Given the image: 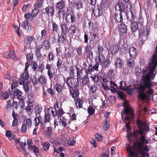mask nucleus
<instances>
[{"mask_svg": "<svg viewBox=\"0 0 157 157\" xmlns=\"http://www.w3.org/2000/svg\"><path fill=\"white\" fill-rule=\"evenodd\" d=\"M157 66V50L155 49L153 53L152 59L150 61L149 70L144 69L142 71L143 75L141 79V85L138 88L139 92L138 96L142 100H150L151 98L150 95L152 94L154 91L152 89H149L145 93V90L150 88L152 85L151 80L155 77L157 72L155 68Z\"/></svg>", "mask_w": 157, "mask_h": 157, "instance_id": "nucleus-1", "label": "nucleus"}, {"mask_svg": "<svg viewBox=\"0 0 157 157\" xmlns=\"http://www.w3.org/2000/svg\"><path fill=\"white\" fill-rule=\"evenodd\" d=\"M137 124L140 128L139 130L135 131L133 135L135 137H138L140 141L134 142L133 147H129L133 148L134 150H137L139 152H141V150H142V151H149V148L147 145L144 147L143 144H146L150 142V140L145 139V135L144 134V132L148 131L149 125L147 122L139 120L137 121Z\"/></svg>", "mask_w": 157, "mask_h": 157, "instance_id": "nucleus-2", "label": "nucleus"}, {"mask_svg": "<svg viewBox=\"0 0 157 157\" xmlns=\"http://www.w3.org/2000/svg\"><path fill=\"white\" fill-rule=\"evenodd\" d=\"M133 148H130L129 145L127 146V151L128 152L130 157H148V154L145 151L139 152L134 150Z\"/></svg>", "mask_w": 157, "mask_h": 157, "instance_id": "nucleus-3", "label": "nucleus"}, {"mask_svg": "<svg viewBox=\"0 0 157 157\" xmlns=\"http://www.w3.org/2000/svg\"><path fill=\"white\" fill-rule=\"evenodd\" d=\"M124 113H123L121 112V113L122 117L124 114L125 116L124 117L125 120H131L134 117L133 110L129 108L128 101H124Z\"/></svg>", "mask_w": 157, "mask_h": 157, "instance_id": "nucleus-4", "label": "nucleus"}, {"mask_svg": "<svg viewBox=\"0 0 157 157\" xmlns=\"http://www.w3.org/2000/svg\"><path fill=\"white\" fill-rule=\"evenodd\" d=\"M150 29L146 27L144 29H140L139 30V37L144 41H145L149 34Z\"/></svg>", "mask_w": 157, "mask_h": 157, "instance_id": "nucleus-5", "label": "nucleus"}, {"mask_svg": "<svg viewBox=\"0 0 157 157\" xmlns=\"http://www.w3.org/2000/svg\"><path fill=\"white\" fill-rule=\"evenodd\" d=\"M78 79L73 77L67 78V83L68 86L70 89H72L73 87L75 88L78 84Z\"/></svg>", "mask_w": 157, "mask_h": 157, "instance_id": "nucleus-6", "label": "nucleus"}, {"mask_svg": "<svg viewBox=\"0 0 157 157\" xmlns=\"http://www.w3.org/2000/svg\"><path fill=\"white\" fill-rule=\"evenodd\" d=\"M29 78L28 73L25 74V72H23L22 75H21L19 80V82L20 85H24L28 83L27 80Z\"/></svg>", "mask_w": 157, "mask_h": 157, "instance_id": "nucleus-7", "label": "nucleus"}, {"mask_svg": "<svg viewBox=\"0 0 157 157\" xmlns=\"http://www.w3.org/2000/svg\"><path fill=\"white\" fill-rule=\"evenodd\" d=\"M44 11V13H46L48 16H52L54 15L55 11L54 7L49 6L45 8Z\"/></svg>", "mask_w": 157, "mask_h": 157, "instance_id": "nucleus-8", "label": "nucleus"}, {"mask_svg": "<svg viewBox=\"0 0 157 157\" xmlns=\"http://www.w3.org/2000/svg\"><path fill=\"white\" fill-rule=\"evenodd\" d=\"M28 100L27 103H30L35 104L34 100L35 96L34 94L32 92H29L27 94Z\"/></svg>", "mask_w": 157, "mask_h": 157, "instance_id": "nucleus-9", "label": "nucleus"}, {"mask_svg": "<svg viewBox=\"0 0 157 157\" xmlns=\"http://www.w3.org/2000/svg\"><path fill=\"white\" fill-rule=\"evenodd\" d=\"M27 103V106L25 107V110L29 115H30L32 114L33 109L35 104L28 103Z\"/></svg>", "mask_w": 157, "mask_h": 157, "instance_id": "nucleus-10", "label": "nucleus"}, {"mask_svg": "<svg viewBox=\"0 0 157 157\" xmlns=\"http://www.w3.org/2000/svg\"><path fill=\"white\" fill-rule=\"evenodd\" d=\"M130 56L133 58L136 57L137 55V51L136 48L133 47H131L129 49Z\"/></svg>", "mask_w": 157, "mask_h": 157, "instance_id": "nucleus-11", "label": "nucleus"}, {"mask_svg": "<svg viewBox=\"0 0 157 157\" xmlns=\"http://www.w3.org/2000/svg\"><path fill=\"white\" fill-rule=\"evenodd\" d=\"M85 51L87 53V57L90 59H92L93 58V52L92 51V48L90 45H87L86 46Z\"/></svg>", "mask_w": 157, "mask_h": 157, "instance_id": "nucleus-12", "label": "nucleus"}, {"mask_svg": "<svg viewBox=\"0 0 157 157\" xmlns=\"http://www.w3.org/2000/svg\"><path fill=\"white\" fill-rule=\"evenodd\" d=\"M96 16H98L101 15L102 13L101 7L100 6H97L95 7L94 9L92 10Z\"/></svg>", "mask_w": 157, "mask_h": 157, "instance_id": "nucleus-13", "label": "nucleus"}, {"mask_svg": "<svg viewBox=\"0 0 157 157\" xmlns=\"http://www.w3.org/2000/svg\"><path fill=\"white\" fill-rule=\"evenodd\" d=\"M75 20V16L71 14H67L65 18L66 21L68 23H70L71 21L73 23Z\"/></svg>", "mask_w": 157, "mask_h": 157, "instance_id": "nucleus-14", "label": "nucleus"}, {"mask_svg": "<svg viewBox=\"0 0 157 157\" xmlns=\"http://www.w3.org/2000/svg\"><path fill=\"white\" fill-rule=\"evenodd\" d=\"M62 30V33L64 34L67 33L69 30V28L67 26V25L65 22L61 24L60 25Z\"/></svg>", "mask_w": 157, "mask_h": 157, "instance_id": "nucleus-15", "label": "nucleus"}, {"mask_svg": "<svg viewBox=\"0 0 157 157\" xmlns=\"http://www.w3.org/2000/svg\"><path fill=\"white\" fill-rule=\"evenodd\" d=\"M114 65L116 68H121L123 66V63L120 58H117L115 60Z\"/></svg>", "mask_w": 157, "mask_h": 157, "instance_id": "nucleus-16", "label": "nucleus"}, {"mask_svg": "<svg viewBox=\"0 0 157 157\" xmlns=\"http://www.w3.org/2000/svg\"><path fill=\"white\" fill-rule=\"evenodd\" d=\"M14 95L16 96L17 98L19 100L23 99L22 96V92L18 89H16L13 91Z\"/></svg>", "mask_w": 157, "mask_h": 157, "instance_id": "nucleus-17", "label": "nucleus"}, {"mask_svg": "<svg viewBox=\"0 0 157 157\" xmlns=\"http://www.w3.org/2000/svg\"><path fill=\"white\" fill-rule=\"evenodd\" d=\"M114 19L117 21L121 22L123 20L122 14L120 12L119 13H115L114 16Z\"/></svg>", "mask_w": 157, "mask_h": 157, "instance_id": "nucleus-18", "label": "nucleus"}, {"mask_svg": "<svg viewBox=\"0 0 157 157\" xmlns=\"http://www.w3.org/2000/svg\"><path fill=\"white\" fill-rule=\"evenodd\" d=\"M65 3L63 0L57 3L56 5V7L59 10H61L65 7Z\"/></svg>", "mask_w": 157, "mask_h": 157, "instance_id": "nucleus-19", "label": "nucleus"}, {"mask_svg": "<svg viewBox=\"0 0 157 157\" xmlns=\"http://www.w3.org/2000/svg\"><path fill=\"white\" fill-rule=\"evenodd\" d=\"M138 24L136 21H133V22L132 23L131 25V28L132 32L136 31L138 29Z\"/></svg>", "mask_w": 157, "mask_h": 157, "instance_id": "nucleus-20", "label": "nucleus"}, {"mask_svg": "<svg viewBox=\"0 0 157 157\" xmlns=\"http://www.w3.org/2000/svg\"><path fill=\"white\" fill-rule=\"evenodd\" d=\"M69 90L70 94H72V96L73 98H76L78 96L79 94V92L78 90L76 88L74 90H73V91L72 90V89L69 88Z\"/></svg>", "mask_w": 157, "mask_h": 157, "instance_id": "nucleus-21", "label": "nucleus"}, {"mask_svg": "<svg viewBox=\"0 0 157 157\" xmlns=\"http://www.w3.org/2000/svg\"><path fill=\"white\" fill-rule=\"evenodd\" d=\"M119 46L117 44L113 45L110 48V50L112 53L115 54L117 53L119 51Z\"/></svg>", "mask_w": 157, "mask_h": 157, "instance_id": "nucleus-22", "label": "nucleus"}, {"mask_svg": "<svg viewBox=\"0 0 157 157\" xmlns=\"http://www.w3.org/2000/svg\"><path fill=\"white\" fill-rule=\"evenodd\" d=\"M38 80L40 83L42 84H44L46 83L47 78L45 76L41 75L38 78Z\"/></svg>", "mask_w": 157, "mask_h": 157, "instance_id": "nucleus-23", "label": "nucleus"}, {"mask_svg": "<svg viewBox=\"0 0 157 157\" xmlns=\"http://www.w3.org/2000/svg\"><path fill=\"white\" fill-rule=\"evenodd\" d=\"M75 101L76 105L77 107H78L79 108H81L82 107L83 104V101L82 99L80 98H78L76 100H75Z\"/></svg>", "mask_w": 157, "mask_h": 157, "instance_id": "nucleus-24", "label": "nucleus"}, {"mask_svg": "<svg viewBox=\"0 0 157 157\" xmlns=\"http://www.w3.org/2000/svg\"><path fill=\"white\" fill-rule=\"evenodd\" d=\"M120 31L122 33H125L127 32V28L126 25L124 24H121L119 27Z\"/></svg>", "mask_w": 157, "mask_h": 157, "instance_id": "nucleus-25", "label": "nucleus"}, {"mask_svg": "<svg viewBox=\"0 0 157 157\" xmlns=\"http://www.w3.org/2000/svg\"><path fill=\"white\" fill-rule=\"evenodd\" d=\"M110 87L111 89L110 90L112 92H114L116 91V88L117 87V85L113 82L112 81H110Z\"/></svg>", "mask_w": 157, "mask_h": 157, "instance_id": "nucleus-26", "label": "nucleus"}, {"mask_svg": "<svg viewBox=\"0 0 157 157\" xmlns=\"http://www.w3.org/2000/svg\"><path fill=\"white\" fill-rule=\"evenodd\" d=\"M77 30L76 27L74 25H71L70 28H69L68 32L71 35H73L76 33Z\"/></svg>", "mask_w": 157, "mask_h": 157, "instance_id": "nucleus-27", "label": "nucleus"}, {"mask_svg": "<svg viewBox=\"0 0 157 157\" xmlns=\"http://www.w3.org/2000/svg\"><path fill=\"white\" fill-rule=\"evenodd\" d=\"M126 15L127 16L128 19L131 22L133 20L134 16L131 11L127 12L126 14Z\"/></svg>", "mask_w": 157, "mask_h": 157, "instance_id": "nucleus-28", "label": "nucleus"}, {"mask_svg": "<svg viewBox=\"0 0 157 157\" xmlns=\"http://www.w3.org/2000/svg\"><path fill=\"white\" fill-rule=\"evenodd\" d=\"M43 0H38L36 1L34 5L35 8H38L40 7L43 3Z\"/></svg>", "mask_w": 157, "mask_h": 157, "instance_id": "nucleus-29", "label": "nucleus"}, {"mask_svg": "<svg viewBox=\"0 0 157 157\" xmlns=\"http://www.w3.org/2000/svg\"><path fill=\"white\" fill-rule=\"evenodd\" d=\"M111 61L109 59H105L103 63H101V65L102 67L106 68L109 66L110 63Z\"/></svg>", "mask_w": 157, "mask_h": 157, "instance_id": "nucleus-30", "label": "nucleus"}, {"mask_svg": "<svg viewBox=\"0 0 157 157\" xmlns=\"http://www.w3.org/2000/svg\"><path fill=\"white\" fill-rule=\"evenodd\" d=\"M87 111L90 115L92 116L94 113L95 110L93 106L90 105L87 109Z\"/></svg>", "mask_w": 157, "mask_h": 157, "instance_id": "nucleus-31", "label": "nucleus"}, {"mask_svg": "<svg viewBox=\"0 0 157 157\" xmlns=\"http://www.w3.org/2000/svg\"><path fill=\"white\" fill-rule=\"evenodd\" d=\"M39 13V9L36 8H35L33 10L32 12L31 16L33 17H35L37 16Z\"/></svg>", "mask_w": 157, "mask_h": 157, "instance_id": "nucleus-32", "label": "nucleus"}, {"mask_svg": "<svg viewBox=\"0 0 157 157\" xmlns=\"http://www.w3.org/2000/svg\"><path fill=\"white\" fill-rule=\"evenodd\" d=\"M98 61L100 65L102 63H103V61L105 60V57L102 54L99 55L98 57Z\"/></svg>", "mask_w": 157, "mask_h": 157, "instance_id": "nucleus-33", "label": "nucleus"}, {"mask_svg": "<svg viewBox=\"0 0 157 157\" xmlns=\"http://www.w3.org/2000/svg\"><path fill=\"white\" fill-rule=\"evenodd\" d=\"M128 65L130 68H133L134 66V61L132 59H130L127 61Z\"/></svg>", "mask_w": 157, "mask_h": 157, "instance_id": "nucleus-34", "label": "nucleus"}, {"mask_svg": "<svg viewBox=\"0 0 157 157\" xmlns=\"http://www.w3.org/2000/svg\"><path fill=\"white\" fill-rule=\"evenodd\" d=\"M51 115L49 114H45L44 116V122L45 123H47L49 122L51 120L50 118Z\"/></svg>", "mask_w": 157, "mask_h": 157, "instance_id": "nucleus-35", "label": "nucleus"}, {"mask_svg": "<svg viewBox=\"0 0 157 157\" xmlns=\"http://www.w3.org/2000/svg\"><path fill=\"white\" fill-rule=\"evenodd\" d=\"M56 112H55L53 110V109L51 108H50L47 110V113L51 115V113H52V115L55 117V115L57 114V111L55 110Z\"/></svg>", "mask_w": 157, "mask_h": 157, "instance_id": "nucleus-36", "label": "nucleus"}, {"mask_svg": "<svg viewBox=\"0 0 157 157\" xmlns=\"http://www.w3.org/2000/svg\"><path fill=\"white\" fill-rule=\"evenodd\" d=\"M54 87L58 92H61L63 89V87L62 86L58 83L56 84L55 86Z\"/></svg>", "mask_w": 157, "mask_h": 157, "instance_id": "nucleus-37", "label": "nucleus"}, {"mask_svg": "<svg viewBox=\"0 0 157 157\" xmlns=\"http://www.w3.org/2000/svg\"><path fill=\"white\" fill-rule=\"evenodd\" d=\"M31 65L33 66L32 68L36 72V74H37V69L38 67L37 64L35 62L31 63Z\"/></svg>", "mask_w": 157, "mask_h": 157, "instance_id": "nucleus-38", "label": "nucleus"}, {"mask_svg": "<svg viewBox=\"0 0 157 157\" xmlns=\"http://www.w3.org/2000/svg\"><path fill=\"white\" fill-rule=\"evenodd\" d=\"M26 59L27 61L31 62L33 60V55L31 53L28 54L26 56Z\"/></svg>", "mask_w": 157, "mask_h": 157, "instance_id": "nucleus-39", "label": "nucleus"}, {"mask_svg": "<svg viewBox=\"0 0 157 157\" xmlns=\"http://www.w3.org/2000/svg\"><path fill=\"white\" fill-rule=\"evenodd\" d=\"M94 71L93 68L91 65H90L88 67V69L86 70V76L88 74H91V73Z\"/></svg>", "mask_w": 157, "mask_h": 157, "instance_id": "nucleus-40", "label": "nucleus"}, {"mask_svg": "<svg viewBox=\"0 0 157 157\" xmlns=\"http://www.w3.org/2000/svg\"><path fill=\"white\" fill-rule=\"evenodd\" d=\"M128 47L126 44H124L122 45L120 48V52L121 53H123L125 52L127 49Z\"/></svg>", "mask_w": 157, "mask_h": 157, "instance_id": "nucleus-41", "label": "nucleus"}, {"mask_svg": "<svg viewBox=\"0 0 157 157\" xmlns=\"http://www.w3.org/2000/svg\"><path fill=\"white\" fill-rule=\"evenodd\" d=\"M109 127V122L108 120H106L104 122L103 125V128L105 130H107Z\"/></svg>", "mask_w": 157, "mask_h": 157, "instance_id": "nucleus-42", "label": "nucleus"}, {"mask_svg": "<svg viewBox=\"0 0 157 157\" xmlns=\"http://www.w3.org/2000/svg\"><path fill=\"white\" fill-rule=\"evenodd\" d=\"M119 8V10L121 13L124 11L125 9V6L121 2H119L118 4Z\"/></svg>", "mask_w": 157, "mask_h": 157, "instance_id": "nucleus-43", "label": "nucleus"}, {"mask_svg": "<svg viewBox=\"0 0 157 157\" xmlns=\"http://www.w3.org/2000/svg\"><path fill=\"white\" fill-rule=\"evenodd\" d=\"M120 89L122 90H124L127 89L128 88L127 86H125V83L124 82H121L120 83Z\"/></svg>", "mask_w": 157, "mask_h": 157, "instance_id": "nucleus-44", "label": "nucleus"}, {"mask_svg": "<svg viewBox=\"0 0 157 157\" xmlns=\"http://www.w3.org/2000/svg\"><path fill=\"white\" fill-rule=\"evenodd\" d=\"M135 72L136 75L138 76H140L142 73L141 69L138 67L135 69Z\"/></svg>", "mask_w": 157, "mask_h": 157, "instance_id": "nucleus-45", "label": "nucleus"}, {"mask_svg": "<svg viewBox=\"0 0 157 157\" xmlns=\"http://www.w3.org/2000/svg\"><path fill=\"white\" fill-rule=\"evenodd\" d=\"M113 71L112 70H109L107 73L108 77L110 79H112L113 78Z\"/></svg>", "mask_w": 157, "mask_h": 157, "instance_id": "nucleus-46", "label": "nucleus"}, {"mask_svg": "<svg viewBox=\"0 0 157 157\" xmlns=\"http://www.w3.org/2000/svg\"><path fill=\"white\" fill-rule=\"evenodd\" d=\"M44 65L42 64L41 63L38 66V70L37 71H39L41 72V73H42L43 71L44 70Z\"/></svg>", "mask_w": 157, "mask_h": 157, "instance_id": "nucleus-47", "label": "nucleus"}, {"mask_svg": "<svg viewBox=\"0 0 157 157\" xmlns=\"http://www.w3.org/2000/svg\"><path fill=\"white\" fill-rule=\"evenodd\" d=\"M50 144L47 142L43 144V147L44 150H47L49 148Z\"/></svg>", "mask_w": 157, "mask_h": 157, "instance_id": "nucleus-48", "label": "nucleus"}, {"mask_svg": "<svg viewBox=\"0 0 157 157\" xmlns=\"http://www.w3.org/2000/svg\"><path fill=\"white\" fill-rule=\"evenodd\" d=\"M36 110L35 112L36 114H40L42 110V107L39 106H37L36 107Z\"/></svg>", "mask_w": 157, "mask_h": 157, "instance_id": "nucleus-49", "label": "nucleus"}, {"mask_svg": "<svg viewBox=\"0 0 157 157\" xmlns=\"http://www.w3.org/2000/svg\"><path fill=\"white\" fill-rule=\"evenodd\" d=\"M65 40L64 36L63 35H61L59 37L58 41L60 43H63L65 41Z\"/></svg>", "mask_w": 157, "mask_h": 157, "instance_id": "nucleus-50", "label": "nucleus"}, {"mask_svg": "<svg viewBox=\"0 0 157 157\" xmlns=\"http://www.w3.org/2000/svg\"><path fill=\"white\" fill-rule=\"evenodd\" d=\"M8 56L12 59H15V55L14 52L12 51L8 53Z\"/></svg>", "mask_w": 157, "mask_h": 157, "instance_id": "nucleus-51", "label": "nucleus"}, {"mask_svg": "<svg viewBox=\"0 0 157 157\" xmlns=\"http://www.w3.org/2000/svg\"><path fill=\"white\" fill-rule=\"evenodd\" d=\"M48 56V60L50 62L52 60H53L54 58V56L52 53L50 52L49 53Z\"/></svg>", "mask_w": 157, "mask_h": 157, "instance_id": "nucleus-52", "label": "nucleus"}, {"mask_svg": "<svg viewBox=\"0 0 157 157\" xmlns=\"http://www.w3.org/2000/svg\"><path fill=\"white\" fill-rule=\"evenodd\" d=\"M104 50L103 47L101 46L98 45V55L102 54Z\"/></svg>", "mask_w": 157, "mask_h": 157, "instance_id": "nucleus-53", "label": "nucleus"}, {"mask_svg": "<svg viewBox=\"0 0 157 157\" xmlns=\"http://www.w3.org/2000/svg\"><path fill=\"white\" fill-rule=\"evenodd\" d=\"M28 21L27 20H25L22 23L21 26L25 29H26V27L28 25Z\"/></svg>", "mask_w": 157, "mask_h": 157, "instance_id": "nucleus-54", "label": "nucleus"}, {"mask_svg": "<svg viewBox=\"0 0 157 157\" xmlns=\"http://www.w3.org/2000/svg\"><path fill=\"white\" fill-rule=\"evenodd\" d=\"M98 37L96 33H94L93 34V40L94 43L97 42L98 40Z\"/></svg>", "mask_w": 157, "mask_h": 157, "instance_id": "nucleus-55", "label": "nucleus"}, {"mask_svg": "<svg viewBox=\"0 0 157 157\" xmlns=\"http://www.w3.org/2000/svg\"><path fill=\"white\" fill-rule=\"evenodd\" d=\"M42 45L41 44H39L36 45V48H35V52H40L42 48Z\"/></svg>", "mask_w": 157, "mask_h": 157, "instance_id": "nucleus-56", "label": "nucleus"}, {"mask_svg": "<svg viewBox=\"0 0 157 157\" xmlns=\"http://www.w3.org/2000/svg\"><path fill=\"white\" fill-rule=\"evenodd\" d=\"M18 82L17 81H13L11 84V88L13 89L17 87L18 85Z\"/></svg>", "mask_w": 157, "mask_h": 157, "instance_id": "nucleus-57", "label": "nucleus"}, {"mask_svg": "<svg viewBox=\"0 0 157 157\" xmlns=\"http://www.w3.org/2000/svg\"><path fill=\"white\" fill-rule=\"evenodd\" d=\"M29 66V63L28 62H27L25 63V68L24 71L23 72H25V74H27V73H28V68Z\"/></svg>", "mask_w": 157, "mask_h": 157, "instance_id": "nucleus-58", "label": "nucleus"}, {"mask_svg": "<svg viewBox=\"0 0 157 157\" xmlns=\"http://www.w3.org/2000/svg\"><path fill=\"white\" fill-rule=\"evenodd\" d=\"M89 82V78L88 76L86 75V77H85L82 80V83L83 84H86L87 82Z\"/></svg>", "mask_w": 157, "mask_h": 157, "instance_id": "nucleus-59", "label": "nucleus"}, {"mask_svg": "<svg viewBox=\"0 0 157 157\" xmlns=\"http://www.w3.org/2000/svg\"><path fill=\"white\" fill-rule=\"evenodd\" d=\"M62 61V60H61L60 59H59L57 61L56 63V66L58 68H60L63 65Z\"/></svg>", "mask_w": 157, "mask_h": 157, "instance_id": "nucleus-60", "label": "nucleus"}, {"mask_svg": "<svg viewBox=\"0 0 157 157\" xmlns=\"http://www.w3.org/2000/svg\"><path fill=\"white\" fill-rule=\"evenodd\" d=\"M95 138L97 140L99 141H101L103 139L102 136L100 134L96 135Z\"/></svg>", "mask_w": 157, "mask_h": 157, "instance_id": "nucleus-61", "label": "nucleus"}, {"mask_svg": "<svg viewBox=\"0 0 157 157\" xmlns=\"http://www.w3.org/2000/svg\"><path fill=\"white\" fill-rule=\"evenodd\" d=\"M26 124L28 127H31L32 126V121L29 118L26 120Z\"/></svg>", "mask_w": 157, "mask_h": 157, "instance_id": "nucleus-62", "label": "nucleus"}, {"mask_svg": "<svg viewBox=\"0 0 157 157\" xmlns=\"http://www.w3.org/2000/svg\"><path fill=\"white\" fill-rule=\"evenodd\" d=\"M40 119L41 118L39 117H36L34 119V120L36 123L35 126H37L38 125L39 123H41Z\"/></svg>", "mask_w": 157, "mask_h": 157, "instance_id": "nucleus-63", "label": "nucleus"}, {"mask_svg": "<svg viewBox=\"0 0 157 157\" xmlns=\"http://www.w3.org/2000/svg\"><path fill=\"white\" fill-rule=\"evenodd\" d=\"M52 30L53 31H56L58 29V25L56 23L53 22L52 24Z\"/></svg>", "mask_w": 157, "mask_h": 157, "instance_id": "nucleus-64", "label": "nucleus"}]
</instances>
